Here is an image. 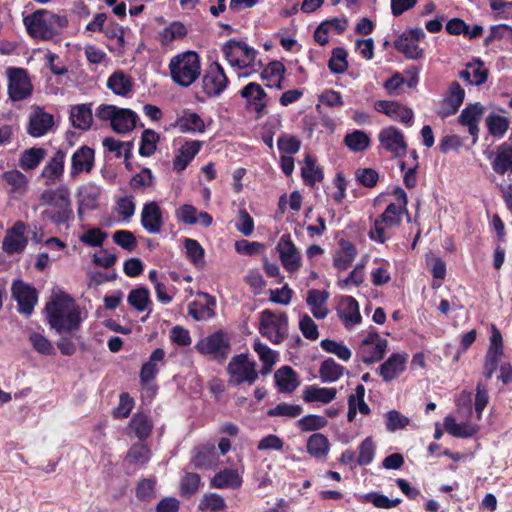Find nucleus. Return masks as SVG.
Returning <instances> with one entry per match:
<instances>
[{"instance_id":"bb28decb","label":"nucleus","mask_w":512,"mask_h":512,"mask_svg":"<svg viewBox=\"0 0 512 512\" xmlns=\"http://www.w3.org/2000/svg\"><path fill=\"white\" fill-rule=\"evenodd\" d=\"M243 479L236 469H223L210 480V486L216 489H239Z\"/></svg>"},{"instance_id":"b1692460","label":"nucleus","mask_w":512,"mask_h":512,"mask_svg":"<svg viewBox=\"0 0 512 512\" xmlns=\"http://www.w3.org/2000/svg\"><path fill=\"white\" fill-rule=\"evenodd\" d=\"M202 141L186 140L176 151L172 166L177 172L184 171L202 147Z\"/></svg>"},{"instance_id":"0eeeda50","label":"nucleus","mask_w":512,"mask_h":512,"mask_svg":"<svg viewBox=\"0 0 512 512\" xmlns=\"http://www.w3.org/2000/svg\"><path fill=\"white\" fill-rule=\"evenodd\" d=\"M229 83L223 66L218 62L211 63L202 77V89L209 98L219 97L227 89Z\"/></svg>"},{"instance_id":"1a4fd4ad","label":"nucleus","mask_w":512,"mask_h":512,"mask_svg":"<svg viewBox=\"0 0 512 512\" xmlns=\"http://www.w3.org/2000/svg\"><path fill=\"white\" fill-rule=\"evenodd\" d=\"M227 371L235 385L248 383L252 385L258 378L256 363L245 354L234 356L228 364Z\"/></svg>"},{"instance_id":"9d476101","label":"nucleus","mask_w":512,"mask_h":512,"mask_svg":"<svg viewBox=\"0 0 512 512\" xmlns=\"http://www.w3.org/2000/svg\"><path fill=\"white\" fill-rule=\"evenodd\" d=\"M388 341L377 332H370L361 342L357 355L365 364H372L383 359Z\"/></svg>"},{"instance_id":"f704fd0d","label":"nucleus","mask_w":512,"mask_h":512,"mask_svg":"<svg viewBox=\"0 0 512 512\" xmlns=\"http://www.w3.org/2000/svg\"><path fill=\"white\" fill-rule=\"evenodd\" d=\"M107 87L118 96H127L133 88L132 78L121 70L112 73L107 80Z\"/></svg>"},{"instance_id":"cd10ccee","label":"nucleus","mask_w":512,"mask_h":512,"mask_svg":"<svg viewBox=\"0 0 512 512\" xmlns=\"http://www.w3.org/2000/svg\"><path fill=\"white\" fill-rule=\"evenodd\" d=\"M328 292L319 289H311L307 293L306 303L310 307L312 315L316 319H324L328 315Z\"/></svg>"},{"instance_id":"f8f14e48","label":"nucleus","mask_w":512,"mask_h":512,"mask_svg":"<svg viewBox=\"0 0 512 512\" xmlns=\"http://www.w3.org/2000/svg\"><path fill=\"white\" fill-rule=\"evenodd\" d=\"M25 231L26 225L24 222H15L14 225L6 231L2 241V250L8 255L22 253L28 244Z\"/></svg>"},{"instance_id":"774afa93","label":"nucleus","mask_w":512,"mask_h":512,"mask_svg":"<svg viewBox=\"0 0 512 512\" xmlns=\"http://www.w3.org/2000/svg\"><path fill=\"white\" fill-rule=\"evenodd\" d=\"M483 113V107L479 103L469 104L464 108L458 118L462 125L478 123Z\"/></svg>"},{"instance_id":"4468645a","label":"nucleus","mask_w":512,"mask_h":512,"mask_svg":"<svg viewBox=\"0 0 512 512\" xmlns=\"http://www.w3.org/2000/svg\"><path fill=\"white\" fill-rule=\"evenodd\" d=\"M277 251L283 267L288 272H295L301 266V257L289 234H283L277 244Z\"/></svg>"},{"instance_id":"2eb2a0df","label":"nucleus","mask_w":512,"mask_h":512,"mask_svg":"<svg viewBox=\"0 0 512 512\" xmlns=\"http://www.w3.org/2000/svg\"><path fill=\"white\" fill-rule=\"evenodd\" d=\"M374 109L390 117L394 121L401 122L411 126L414 119V113L408 108L395 101L378 100L374 103Z\"/></svg>"},{"instance_id":"412c9836","label":"nucleus","mask_w":512,"mask_h":512,"mask_svg":"<svg viewBox=\"0 0 512 512\" xmlns=\"http://www.w3.org/2000/svg\"><path fill=\"white\" fill-rule=\"evenodd\" d=\"M53 125V115L44 111L43 108L36 107L29 115L27 132L32 137H42L52 129Z\"/></svg>"},{"instance_id":"c9c22d12","label":"nucleus","mask_w":512,"mask_h":512,"mask_svg":"<svg viewBox=\"0 0 512 512\" xmlns=\"http://www.w3.org/2000/svg\"><path fill=\"white\" fill-rule=\"evenodd\" d=\"M445 430L452 436L458 438H469L475 435L479 426L469 422L457 423L455 418L452 416H446L444 419Z\"/></svg>"},{"instance_id":"864d4df0","label":"nucleus","mask_w":512,"mask_h":512,"mask_svg":"<svg viewBox=\"0 0 512 512\" xmlns=\"http://www.w3.org/2000/svg\"><path fill=\"white\" fill-rule=\"evenodd\" d=\"M320 346L325 352L334 354L340 360L345 362L349 361L352 356L351 350L342 342H337L331 339H323L320 342Z\"/></svg>"},{"instance_id":"4c0bfd02","label":"nucleus","mask_w":512,"mask_h":512,"mask_svg":"<svg viewBox=\"0 0 512 512\" xmlns=\"http://www.w3.org/2000/svg\"><path fill=\"white\" fill-rule=\"evenodd\" d=\"M306 448L310 456L322 459L330 451V442L324 434L314 433L308 438Z\"/></svg>"},{"instance_id":"a878e982","label":"nucleus","mask_w":512,"mask_h":512,"mask_svg":"<svg viewBox=\"0 0 512 512\" xmlns=\"http://www.w3.org/2000/svg\"><path fill=\"white\" fill-rule=\"evenodd\" d=\"M191 463L198 469H216L219 464V455L215 446L210 444L196 448Z\"/></svg>"},{"instance_id":"79ce46f5","label":"nucleus","mask_w":512,"mask_h":512,"mask_svg":"<svg viewBox=\"0 0 512 512\" xmlns=\"http://www.w3.org/2000/svg\"><path fill=\"white\" fill-rule=\"evenodd\" d=\"M253 349L258 354L259 359L263 363L262 373H270L272 367L277 361V353L270 349L266 344L262 343L260 340L254 341Z\"/></svg>"},{"instance_id":"4d7b16f0","label":"nucleus","mask_w":512,"mask_h":512,"mask_svg":"<svg viewBox=\"0 0 512 512\" xmlns=\"http://www.w3.org/2000/svg\"><path fill=\"white\" fill-rule=\"evenodd\" d=\"M386 429L393 433L405 429L410 424V419L397 410H389L385 414Z\"/></svg>"},{"instance_id":"6ab92c4d","label":"nucleus","mask_w":512,"mask_h":512,"mask_svg":"<svg viewBox=\"0 0 512 512\" xmlns=\"http://www.w3.org/2000/svg\"><path fill=\"white\" fill-rule=\"evenodd\" d=\"M141 225L149 234H159L161 232L164 225L163 213L157 202L150 201L143 205Z\"/></svg>"},{"instance_id":"7c9ffc66","label":"nucleus","mask_w":512,"mask_h":512,"mask_svg":"<svg viewBox=\"0 0 512 512\" xmlns=\"http://www.w3.org/2000/svg\"><path fill=\"white\" fill-rule=\"evenodd\" d=\"M274 378L281 393H291L300 384L297 373L290 366L279 368L275 372Z\"/></svg>"},{"instance_id":"69168bd1","label":"nucleus","mask_w":512,"mask_h":512,"mask_svg":"<svg viewBox=\"0 0 512 512\" xmlns=\"http://www.w3.org/2000/svg\"><path fill=\"white\" fill-rule=\"evenodd\" d=\"M201 485V478L197 473H186L180 484L181 494L183 496H191L195 494Z\"/></svg>"},{"instance_id":"5fc2aeb1","label":"nucleus","mask_w":512,"mask_h":512,"mask_svg":"<svg viewBox=\"0 0 512 512\" xmlns=\"http://www.w3.org/2000/svg\"><path fill=\"white\" fill-rule=\"evenodd\" d=\"M362 502L372 503L375 507L381 509H392L401 503L400 498L390 499L386 495L378 492H370L361 496Z\"/></svg>"},{"instance_id":"603ef678","label":"nucleus","mask_w":512,"mask_h":512,"mask_svg":"<svg viewBox=\"0 0 512 512\" xmlns=\"http://www.w3.org/2000/svg\"><path fill=\"white\" fill-rule=\"evenodd\" d=\"M46 151L43 148H30L25 150L20 158V166L24 170L35 169L44 159Z\"/></svg>"},{"instance_id":"f03ea898","label":"nucleus","mask_w":512,"mask_h":512,"mask_svg":"<svg viewBox=\"0 0 512 512\" xmlns=\"http://www.w3.org/2000/svg\"><path fill=\"white\" fill-rule=\"evenodd\" d=\"M169 72L172 80L179 86H191L201 73L199 55L194 51L175 55L169 62Z\"/></svg>"},{"instance_id":"58836bf2","label":"nucleus","mask_w":512,"mask_h":512,"mask_svg":"<svg viewBox=\"0 0 512 512\" xmlns=\"http://www.w3.org/2000/svg\"><path fill=\"white\" fill-rule=\"evenodd\" d=\"M343 143L350 151L358 153L369 148L371 139L366 132L362 130H354L353 132L345 135Z\"/></svg>"},{"instance_id":"f257e3e1","label":"nucleus","mask_w":512,"mask_h":512,"mask_svg":"<svg viewBox=\"0 0 512 512\" xmlns=\"http://www.w3.org/2000/svg\"><path fill=\"white\" fill-rule=\"evenodd\" d=\"M48 324L58 334L74 335L81 326V312L76 302L67 294L56 295L46 304Z\"/></svg>"},{"instance_id":"a18cd8bd","label":"nucleus","mask_w":512,"mask_h":512,"mask_svg":"<svg viewBox=\"0 0 512 512\" xmlns=\"http://www.w3.org/2000/svg\"><path fill=\"white\" fill-rule=\"evenodd\" d=\"M129 427L133 430L139 440H145L150 436L153 426L146 415L136 413L133 415Z\"/></svg>"},{"instance_id":"39448f33","label":"nucleus","mask_w":512,"mask_h":512,"mask_svg":"<svg viewBox=\"0 0 512 512\" xmlns=\"http://www.w3.org/2000/svg\"><path fill=\"white\" fill-rule=\"evenodd\" d=\"M259 332L272 343H281L288 335V317L285 313L263 310L260 315Z\"/></svg>"},{"instance_id":"052dcab7","label":"nucleus","mask_w":512,"mask_h":512,"mask_svg":"<svg viewBox=\"0 0 512 512\" xmlns=\"http://www.w3.org/2000/svg\"><path fill=\"white\" fill-rule=\"evenodd\" d=\"M328 67L333 73L337 74L344 73L347 70V52L344 48L337 47L333 49Z\"/></svg>"},{"instance_id":"ddd939ff","label":"nucleus","mask_w":512,"mask_h":512,"mask_svg":"<svg viewBox=\"0 0 512 512\" xmlns=\"http://www.w3.org/2000/svg\"><path fill=\"white\" fill-rule=\"evenodd\" d=\"M11 291L12 297L18 303V311L26 316L31 315L37 303L36 290L23 281L16 280L12 284Z\"/></svg>"},{"instance_id":"a211bd4d","label":"nucleus","mask_w":512,"mask_h":512,"mask_svg":"<svg viewBox=\"0 0 512 512\" xmlns=\"http://www.w3.org/2000/svg\"><path fill=\"white\" fill-rule=\"evenodd\" d=\"M409 355L407 353H392L378 368V373L384 382L398 378L406 369Z\"/></svg>"},{"instance_id":"bf43d9fd","label":"nucleus","mask_w":512,"mask_h":512,"mask_svg":"<svg viewBox=\"0 0 512 512\" xmlns=\"http://www.w3.org/2000/svg\"><path fill=\"white\" fill-rule=\"evenodd\" d=\"M303 409L297 404L280 403L267 411L270 417L296 418L302 413Z\"/></svg>"},{"instance_id":"5701e85b","label":"nucleus","mask_w":512,"mask_h":512,"mask_svg":"<svg viewBox=\"0 0 512 512\" xmlns=\"http://www.w3.org/2000/svg\"><path fill=\"white\" fill-rule=\"evenodd\" d=\"M95 152L92 148L83 145L71 157L70 176L75 178L81 173H90L94 167Z\"/></svg>"},{"instance_id":"423d86ee","label":"nucleus","mask_w":512,"mask_h":512,"mask_svg":"<svg viewBox=\"0 0 512 512\" xmlns=\"http://www.w3.org/2000/svg\"><path fill=\"white\" fill-rule=\"evenodd\" d=\"M195 348L200 354L209 355L219 362L225 361L231 352L229 339L221 330L201 339Z\"/></svg>"},{"instance_id":"2f4dec72","label":"nucleus","mask_w":512,"mask_h":512,"mask_svg":"<svg viewBox=\"0 0 512 512\" xmlns=\"http://www.w3.org/2000/svg\"><path fill=\"white\" fill-rule=\"evenodd\" d=\"M336 395L337 389L334 387L327 388L309 385L303 391V400L307 403L320 402L328 404L336 398Z\"/></svg>"},{"instance_id":"20e7f679","label":"nucleus","mask_w":512,"mask_h":512,"mask_svg":"<svg viewBox=\"0 0 512 512\" xmlns=\"http://www.w3.org/2000/svg\"><path fill=\"white\" fill-rule=\"evenodd\" d=\"M58 17L48 10L40 9L24 17L23 22L28 33L41 39H51L56 34Z\"/></svg>"},{"instance_id":"6e6552de","label":"nucleus","mask_w":512,"mask_h":512,"mask_svg":"<svg viewBox=\"0 0 512 512\" xmlns=\"http://www.w3.org/2000/svg\"><path fill=\"white\" fill-rule=\"evenodd\" d=\"M9 98L16 102L27 99L33 91L28 73L23 68L9 67L6 70Z\"/></svg>"},{"instance_id":"72a5a7b5","label":"nucleus","mask_w":512,"mask_h":512,"mask_svg":"<svg viewBox=\"0 0 512 512\" xmlns=\"http://www.w3.org/2000/svg\"><path fill=\"white\" fill-rule=\"evenodd\" d=\"M91 104H78L72 106L70 111V121L73 127L80 130H88L93 122Z\"/></svg>"},{"instance_id":"c03bdc74","label":"nucleus","mask_w":512,"mask_h":512,"mask_svg":"<svg viewBox=\"0 0 512 512\" xmlns=\"http://www.w3.org/2000/svg\"><path fill=\"white\" fill-rule=\"evenodd\" d=\"M301 175L304 183L308 186H314L317 182L322 181L324 177L322 170L315 165V161L310 155L305 157Z\"/></svg>"},{"instance_id":"37998d69","label":"nucleus","mask_w":512,"mask_h":512,"mask_svg":"<svg viewBox=\"0 0 512 512\" xmlns=\"http://www.w3.org/2000/svg\"><path fill=\"white\" fill-rule=\"evenodd\" d=\"M65 153L58 150L50 161L44 166L42 176L49 180H55L61 176L64 171Z\"/></svg>"},{"instance_id":"393cba45","label":"nucleus","mask_w":512,"mask_h":512,"mask_svg":"<svg viewBox=\"0 0 512 512\" xmlns=\"http://www.w3.org/2000/svg\"><path fill=\"white\" fill-rule=\"evenodd\" d=\"M165 351L162 348H156L152 351L149 359L142 365L140 371V382L147 385L157 377L160 367L165 364Z\"/></svg>"},{"instance_id":"0e129e2a","label":"nucleus","mask_w":512,"mask_h":512,"mask_svg":"<svg viewBox=\"0 0 512 512\" xmlns=\"http://www.w3.org/2000/svg\"><path fill=\"white\" fill-rule=\"evenodd\" d=\"M375 443L371 437H367L359 446V456L357 462L360 466H367L372 463L375 455Z\"/></svg>"},{"instance_id":"c756f323","label":"nucleus","mask_w":512,"mask_h":512,"mask_svg":"<svg viewBox=\"0 0 512 512\" xmlns=\"http://www.w3.org/2000/svg\"><path fill=\"white\" fill-rule=\"evenodd\" d=\"M200 296L205 299V302L200 303L194 301L190 303L188 306V314L197 321L207 320L214 317V307L216 306L215 298L207 293H202Z\"/></svg>"},{"instance_id":"338daca9","label":"nucleus","mask_w":512,"mask_h":512,"mask_svg":"<svg viewBox=\"0 0 512 512\" xmlns=\"http://www.w3.org/2000/svg\"><path fill=\"white\" fill-rule=\"evenodd\" d=\"M150 456L151 452L146 445L134 444L127 454V459L133 464L144 465L148 463Z\"/></svg>"},{"instance_id":"9b49d317","label":"nucleus","mask_w":512,"mask_h":512,"mask_svg":"<svg viewBox=\"0 0 512 512\" xmlns=\"http://www.w3.org/2000/svg\"><path fill=\"white\" fill-rule=\"evenodd\" d=\"M380 145L394 157H403L408 149L404 133L395 126H388L380 130L378 134Z\"/></svg>"},{"instance_id":"4be33fe9","label":"nucleus","mask_w":512,"mask_h":512,"mask_svg":"<svg viewBox=\"0 0 512 512\" xmlns=\"http://www.w3.org/2000/svg\"><path fill=\"white\" fill-rule=\"evenodd\" d=\"M337 314L346 329H352L362 321L359 304L352 296H344L339 302Z\"/></svg>"},{"instance_id":"e2e57ef3","label":"nucleus","mask_w":512,"mask_h":512,"mask_svg":"<svg viewBox=\"0 0 512 512\" xmlns=\"http://www.w3.org/2000/svg\"><path fill=\"white\" fill-rule=\"evenodd\" d=\"M489 132L496 137H503L509 128V120L501 115H490L487 118Z\"/></svg>"},{"instance_id":"e433bc0d","label":"nucleus","mask_w":512,"mask_h":512,"mask_svg":"<svg viewBox=\"0 0 512 512\" xmlns=\"http://www.w3.org/2000/svg\"><path fill=\"white\" fill-rule=\"evenodd\" d=\"M174 126L182 133H203L205 131L203 119L195 112L184 113L176 120Z\"/></svg>"},{"instance_id":"c85d7f7f","label":"nucleus","mask_w":512,"mask_h":512,"mask_svg":"<svg viewBox=\"0 0 512 512\" xmlns=\"http://www.w3.org/2000/svg\"><path fill=\"white\" fill-rule=\"evenodd\" d=\"M40 200L43 204L50 206L49 209H62L67 206H71V199L69 191L60 187L57 189H47L42 192Z\"/></svg>"},{"instance_id":"dca6fc26","label":"nucleus","mask_w":512,"mask_h":512,"mask_svg":"<svg viewBox=\"0 0 512 512\" xmlns=\"http://www.w3.org/2000/svg\"><path fill=\"white\" fill-rule=\"evenodd\" d=\"M394 194L397 196V203H390L379 217L382 222L391 228L400 225L402 215L408 213L406 192L398 187L395 189Z\"/></svg>"},{"instance_id":"49530a36","label":"nucleus","mask_w":512,"mask_h":512,"mask_svg":"<svg viewBox=\"0 0 512 512\" xmlns=\"http://www.w3.org/2000/svg\"><path fill=\"white\" fill-rule=\"evenodd\" d=\"M186 34L187 29L184 24L175 21L160 32L159 40L162 45L167 46L175 40L182 39Z\"/></svg>"},{"instance_id":"f3484780","label":"nucleus","mask_w":512,"mask_h":512,"mask_svg":"<svg viewBox=\"0 0 512 512\" xmlns=\"http://www.w3.org/2000/svg\"><path fill=\"white\" fill-rule=\"evenodd\" d=\"M239 94L246 100L247 105L256 112L258 118L265 114L267 93L260 84L250 82L240 90Z\"/></svg>"},{"instance_id":"de8ad7c7","label":"nucleus","mask_w":512,"mask_h":512,"mask_svg":"<svg viewBox=\"0 0 512 512\" xmlns=\"http://www.w3.org/2000/svg\"><path fill=\"white\" fill-rule=\"evenodd\" d=\"M394 47L409 59H420L423 57V50L414 41H410L406 36H399L394 41Z\"/></svg>"},{"instance_id":"13d9d810","label":"nucleus","mask_w":512,"mask_h":512,"mask_svg":"<svg viewBox=\"0 0 512 512\" xmlns=\"http://www.w3.org/2000/svg\"><path fill=\"white\" fill-rule=\"evenodd\" d=\"M155 177L149 168H142L129 182L133 190L146 189L154 186Z\"/></svg>"},{"instance_id":"8fccbe9b","label":"nucleus","mask_w":512,"mask_h":512,"mask_svg":"<svg viewBox=\"0 0 512 512\" xmlns=\"http://www.w3.org/2000/svg\"><path fill=\"white\" fill-rule=\"evenodd\" d=\"M159 138V134L154 130L145 129L141 135L139 154L143 157H149L153 155L156 151Z\"/></svg>"},{"instance_id":"473e14b6","label":"nucleus","mask_w":512,"mask_h":512,"mask_svg":"<svg viewBox=\"0 0 512 512\" xmlns=\"http://www.w3.org/2000/svg\"><path fill=\"white\" fill-rule=\"evenodd\" d=\"M138 116L127 108H119L111 124L113 131L119 134H126L136 127Z\"/></svg>"},{"instance_id":"aec40b11","label":"nucleus","mask_w":512,"mask_h":512,"mask_svg":"<svg viewBox=\"0 0 512 512\" xmlns=\"http://www.w3.org/2000/svg\"><path fill=\"white\" fill-rule=\"evenodd\" d=\"M485 155L491 160V166L495 173L499 175L512 174V144L504 142L497 146L495 152H486Z\"/></svg>"},{"instance_id":"ea45409f","label":"nucleus","mask_w":512,"mask_h":512,"mask_svg":"<svg viewBox=\"0 0 512 512\" xmlns=\"http://www.w3.org/2000/svg\"><path fill=\"white\" fill-rule=\"evenodd\" d=\"M345 368L333 358L325 359L319 369V376L323 383H332L340 379Z\"/></svg>"},{"instance_id":"3c124183","label":"nucleus","mask_w":512,"mask_h":512,"mask_svg":"<svg viewBox=\"0 0 512 512\" xmlns=\"http://www.w3.org/2000/svg\"><path fill=\"white\" fill-rule=\"evenodd\" d=\"M225 499L217 493H206L199 502L198 509L205 512H220L226 508Z\"/></svg>"},{"instance_id":"680f3d73","label":"nucleus","mask_w":512,"mask_h":512,"mask_svg":"<svg viewBox=\"0 0 512 512\" xmlns=\"http://www.w3.org/2000/svg\"><path fill=\"white\" fill-rule=\"evenodd\" d=\"M467 68H469L472 77L471 85L479 86L487 81L488 69L485 68L481 60L475 59L467 63Z\"/></svg>"},{"instance_id":"09e8293b","label":"nucleus","mask_w":512,"mask_h":512,"mask_svg":"<svg viewBox=\"0 0 512 512\" xmlns=\"http://www.w3.org/2000/svg\"><path fill=\"white\" fill-rule=\"evenodd\" d=\"M42 217L51 220L56 225H69L74 220V213L71 206L62 209H45L42 212Z\"/></svg>"},{"instance_id":"a19ab883","label":"nucleus","mask_w":512,"mask_h":512,"mask_svg":"<svg viewBox=\"0 0 512 512\" xmlns=\"http://www.w3.org/2000/svg\"><path fill=\"white\" fill-rule=\"evenodd\" d=\"M127 301L130 306L139 312L151 310L150 291L146 287L132 289L128 294Z\"/></svg>"},{"instance_id":"7ed1b4c3","label":"nucleus","mask_w":512,"mask_h":512,"mask_svg":"<svg viewBox=\"0 0 512 512\" xmlns=\"http://www.w3.org/2000/svg\"><path fill=\"white\" fill-rule=\"evenodd\" d=\"M221 51L231 67L255 69L257 64L261 66V62H257V50L245 41L229 39L222 45Z\"/></svg>"},{"instance_id":"6e6d98bb","label":"nucleus","mask_w":512,"mask_h":512,"mask_svg":"<svg viewBox=\"0 0 512 512\" xmlns=\"http://www.w3.org/2000/svg\"><path fill=\"white\" fill-rule=\"evenodd\" d=\"M328 421L325 417L309 414L298 420L297 425L303 432L317 431L326 427Z\"/></svg>"}]
</instances>
